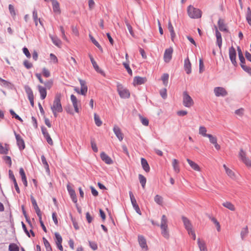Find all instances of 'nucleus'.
<instances>
[{
  "label": "nucleus",
  "mask_w": 251,
  "mask_h": 251,
  "mask_svg": "<svg viewBox=\"0 0 251 251\" xmlns=\"http://www.w3.org/2000/svg\"><path fill=\"white\" fill-rule=\"evenodd\" d=\"M61 95L57 93L55 95L52 104L50 105V108L54 117L56 118L58 113L63 111V108L61 103Z\"/></svg>",
  "instance_id": "1"
},
{
  "label": "nucleus",
  "mask_w": 251,
  "mask_h": 251,
  "mask_svg": "<svg viewBox=\"0 0 251 251\" xmlns=\"http://www.w3.org/2000/svg\"><path fill=\"white\" fill-rule=\"evenodd\" d=\"M160 227L162 236L166 239H169V231L168 226V219L165 215L162 216Z\"/></svg>",
  "instance_id": "2"
},
{
  "label": "nucleus",
  "mask_w": 251,
  "mask_h": 251,
  "mask_svg": "<svg viewBox=\"0 0 251 251\" xmlns=\"http://www.w3.org/2000/svg\"><path fill=\"white\" fill-rule=\"evenodd\" d=\"M239 58L240 61L241 68L247 73L251 75V68L245 65V59L244 57L241 49L239 47H237Z\"/></svg>",
  "instance_id": "3"
},
{
  "label": "nucleus",
  "mask_w": 251,
  "mask_h": 251,
  "mask_svg": "<svg viewBox=\"0 0 251 251\" xmlns=\"http://www.w3.org/2000/svg\"><path fill=\"white\" fill-rule=\"evenodd\" d=\"M187 13L191 18L198 19L201 16V12L199 9L195 8L192 5H189L187 8Z\"/></svg>",
  "instance_id": "4"
},
{
  "label": "nucleus",
  "mask_w": 251,
  "mask_h": 251,
  "mask_svg": "<svg viewBox=\"0 0 251 251\" xmlns=\"http://www.w3.org/2000/svg\"><path fill=\"white\" fill-rule=\"evenodd\" d=\"M183 104L185 107L190 108L192 107L194 102L192 98L189 96L186 91L183 93Z\"/></svg>",
  "instance_id": "5"
},
{
  "label": "nucleus",
  "mask_w": 251,
  "mask_h": 251,
  "mask_svg": "<svg viewBox=\"0 0 251 251\" xmlns=\"http://www.w3.org/2000/svg\"><path fill=\"white\" fill-rule=\"evenodd\" d=\"M117 91L122 98L127 99L129 98L130 93L129 91L127 89L125 88L121 84L117 83Z\"/></svg>",
  "instance_id": "6"
},
{
  "label": "nucleus",
  "mask_w": 251,
  "mask_h": 251,
  "mask_svg": "<svg viewBox=\"0 0 251 251\" xmlns=\"http://www.w3.org/2000/svg\"><path fill=\"white\" fill-rule=\"evenodd\" d=\"M239 157L247 167H251V160L247 156L246 152L243 149H240Z\"/></svg>",
  "instance_id": "7"
},
{
  "label": "nucleus",
  "mask_w": 251,
  "mask_h": 251,
  "mask_svg": "<svg viewBox=\"0 0 251 251\" xmlns=\"http://www.w3.org/2000/svg\"><path fill=\"white\" fill-rule=\"evenodd\" d=\"M71 100L74 107L75 111L77 113H79V108L81 107L80 101H79L77 99L76 97L74 95H71Z\"/></svg>",
  "instance_id": "8"
},
{
  "label": "nucleus",
  "mask_w": 251,
  "mask_h": 251,
  "mask_svg": "<svg viewBox=\"0 0 251 251\" xmlns=\"http://www.w3.org/2000/svg\"><path fill=\"white\" fill-rule=\"evenodd\" d=\"M26 93L27 95L28 100L30 101L31 105L33 107L34 104V95L31 89L27 85L24 87Z\"/></svg>",
  "instance_id": "9"
},
{
  "label": "nucleus",
  "mask_w": 251,
  "mask_h": 251,
  "mask_svg": "<svg viewBox=\"0 0 251 251\" xmlns=\"http://www.w3.org/2000/svg\"><path fill=\"white\" fill-rule=\"evenodd\" d=\"M214 92L216 97H225L227 95L226 90L222 87H215Z\"/></svg>",
  "instance_id": "10"
},
{
  "label": "nucleus",
  "mask_w": 251,
  "mask_h": 251,
  "mask_svg": "<svg viewBox=\"0 0 251 251\" xmlns=\"http://www.w3.org/2000/svg\"><path fill=\"white\" fill-rule=\"evenodd\" d=\"M229 56L232 64L235 66H237V64L236 61V52L235 49L233 47H230L229 49Z\"/></svg>",
  "instance_id": "11"
},
{
  "label": "nucleus",
  "mask_w": 251,
  "mask_h": 251,
  "mask_svg": "<svg viewBox=\"0 0 251 251\" xmlns=\"http://www.w3.org/2000/svg\"><path fill=\"white\" fill-rule=\"evenodd\" d=\"M173 52V49L172 47L165 50L163 56L165 62L168 63L170 61L172 57Z\"/></svg>",
  "instance_id": "12"
},
{
  "label": "nucleus",
  "mask_w": 251,
  "mask_h": 251,
  "mask_svg": "<svg viewBox=\"0 0 251 251\" xmlns=\"http://www.w3.org/2000/svg\"><path fill=\"white\" fill-rule=\"evenodd\" d=\"M113 132H114L115 134L116 135V137L118 138L119 141H122L124 139V134L122 133L120 128L118 126L115 125L113 127Z\"/></svg>",
  "instance_id": "13"
},
{
  "label": "nucleus",
  "mask_w": 251,
  "mask_h": 251,
  "mask_svg": "<svg viewBox=\"0 0 251 251\" xmlns=\"http://www.w3.org/2000/svg\"><path fill=\"white\" fill-rule=\"evenodd\" d=\"M15 135L17 141V145L20 150H22L25 148V144L22 137L15 132Z\"/></svg>",
  "instance_id": "14"
},
{
  "label": "nucleus",
  "mask_w": 251,
  "mask_h": 251,
  "mask_svg": "<svg viewBox=\"0 0 251 251\" xmlns=\"http://www.w3.org/2000/svg\"><path fill=\"white\" fill-rule=\"evenodd\" d=\"M182 220L183 221L184 226L188 232L193 229L191 223L187 218L184 216H182Z\"/></svg>",
  "instance_id": "15"
},
{
  "label": "nucleus",
  "mask_w": 251,
  "mask_h": 251,
  "mask_svg": "<svg viewBox=\"0 0 251 251\" xmlns=\"http://www.w3.org/2000/svg\"><path fill=\"white\" fill-rule=\"evenodd\" d=\"M147 81L146 77L135 76L133 79V84L134 86L144 84Z\"/></svg>",
  "instance_id": "16"
},
{
  "label": "nucleus",
  "mask_w": 251,
  "mask_h": 251,
  "mask_svg": "<svg viewBox=\"0 0 251 251\" xmlns=\"http://www.w3.org/2000/svg\"><path fill=\"white\" fill-rule=\"evenodd\" d=\"M138 242L140 247L145 249L146 251L148 250V246L147 245L146 240L145 238L142 235L138 236Z\"/></svg>",
  "instance_id": "17"
},
{
  "label": "nucleus",
  "mask_w": 251,
  "mask_h": 251,
  "mask_svg": "<svg viewBox=\"0 0 251 251\" xmlns=\"http://www.w3.org/2000/svg\"><path fill=\"white\" fill-rule=\"evenodd\" d=\"M79 80L81 85L80 94L82 95L85 96L86 95L88 90V88L86 85V82L82 79H79Z\"/></svg>",
  "instance_id": "18"
},
{
  "label": "nucleus",
  "mask_w": 251,
  "mask_h": 251,
  "mask_svg": "<svg viewBox=\"0 0 251 251\" xmlns=\"http://www.w3.org/2000/svg\"><path fill=\"white\" fill-rule=\"evenodd\" d=\"M67 190L74 202L76 203L77 200L75 191L69 185H67Z\"/></svg>",
  "instance_id": "19"
},
{
  "label": "nucleus",
  "mask_w": 251,
  "mask_h": 251,
  "mask_svg": "<svg viewBox=\"0 0 251 251\" xmlns=\"http://www.w3.org/2000/svg\"><path fill=\"white\" fill-rule=\"evenodd\" d=\"M186 161L194 171L197 172H200L201 171V169L198 164L189 158H187Z\"/></svg>",
  "instance_id": "20"
},
{
  "label": "nucleus",
  "mask_w": 251,
  "mask_h": 251,
  "mask_svg": "<svg viewBox=\"0 0 251 251\" xmlns=\"http://www.w3.org/2000/svg\"><path fill=\"white\" fill-rule=\"evenodd\" d=\"M42 131L44 135V137L46 138L48 144L51 146L53 145V141H52V139L51 138L49 133L47 131V129L46 128H42Z\"/></svg>",
  "instance_id": "21"
},
{
  "label": "nucleus",
  "mask_w": 251,
  "mask_h": 251,
  "mask_svg": "<svg viewBox=\"0 0 251 251\" xmlns=\"http://www.w3.org/2000/svg\"><path fill=\"white\" fill-rule=\"evenodd\" d=\"M215 32H216V36L217 38V44L219 47L220 49H221L222 45V38L221 34L218 31L217 26H215Z\"/></svg>",
  "instance_id": "22"
},
{
  "label": "nucleus",
  "mask_w": 251,
  "mask_h": 251,
  "mask_svg": "<svg viewBox=\"0 0 251 251\" xmlns=\"http://www.w3.org/2000/svg\"><path fill=\"white\" fill-rule=\"evenodd\" d=\"M197 243L200 251H208L205 241L203 240L198 238Z\"/></svg>",
  "instance_id": "23"
},
{
  "label": "nucleus",
  "mask_w": 251,
  "mask_h": 251,
  "mask_svg": "<svg viewBox=\"0 0 251 251\" xmlns=\"http://www.w3.org/2000/svg\"><path fill=\"white\" fill-rule=\"evenodd\" d=\"M100 157L102 160L107 164H111L113 163L111 158L104 152L100 153Z\"/></svg>",
  "instance_id": "24"
},
{
  "label": "nucleus",
  "mask_w": 251,
  "mask_h": 251,
  "mask_svg": "<svg viewBox=\"0 0 251 251\" xmlns=\"http://www.w3.org/2000/svg\"><path fill=\"white\" fill-rule=\"evenodd\" d=\"M184 70L187 74L191 73V64L188 58L184 60Z\"/></svg>",
  "instance_id": "25"
},
{
  "label": "nucleus",
  "mask_w": 251,
  "mask_h": 251,
  "mask_svg": "<svg viewBox=\"0 0 251 251\" xmlns=\"http://www.w3.org/2000/svg\"><path fill=\"white\" fill-rule=\"evenodd\" d=\"M172 166L174 172L178 174L180 172V168L179 165V161L176 159H173Z\"/></svg>",
  "instance_id": "26"
},
{
  "label": "nucleus",
  "mask_w": 251,
  "mask_h": 251,
  "mask_svg": "<svg viewBox=\"0 0 251 251\" xmlns=\"http://www.w3.org/2000/svg\"><path fill=\"white\" fill-rule=\"evenodd\" d=\"M38 91L40 95V98L43 100H44L47 96V91L45 87L41 86H38Z\"/></svg>",
  "instance_id": "27"
},
{
  "label": "nucleus",
  "mask_w": 251,
  "mask_h": 251,
  "mask_svg": "<svg viewBox=\"0 0 251 251\" xmlns=\"http://www.w3.org/2000/svg\"><path fill=\"white\" fill-rule=\"evenodd\" d=\"M141 161V165L144 170L147 173L149 172L150 171V167L146 159L144 158H142Z\"/></svg>",
  "instance_id": "28"
},
{
  "label": "nucleus",
  "mask_w": 251,
  "mask_h": 251,
  "mask_svg": "<svg viewBox=\"0 0 251 251\" xmlns=\"http://www.w3.org/2000/svg\"><path fill=\"white\" fill-rule=\"evenodd\" d=\"M9 150V145L5 144L4 146H3L0 143V153L2 154H6Z\"/></svg>",
  "instance_id": "29"
},
{
  "label": "nucleus",
  "mask_w": 251,
  "mask_h": 251,
  "mask_svg": "<svg viewBox=\"0 0 251 251\" xmlns=\"http://www.w3.org/2000/svg\"><path fill=\"white\" fill-rule=\"evenodd\" d=\"M50 37L51 38L53 43L58 47H60L62 44L61 40L56 36H53L51 35H50Z\"/></svg>",
  "instance_id": "30"
},
{
  "label": "nucleus",
  "mask_w": 251,
  "mask_h": 251,
  "mask_svg": "<svg viewBox=\"0 0 251 251\" xmlns=\"http://www.w3.org/2000/svg\"><path fill=\"white\" fill-rule=\"evenodd\" d=\"M218 26L219 29L222 31H227L226 25L224 23L223 20L220 19L218 21Z\"/></svg>",
  "instance_id": "31"
},
{
  "label": "nucleus",
  "mask_w": 251,
  "mask_h": 251,
  "mask_svg": "<svg viewBox=\"0 0 251 251\" xmlns=\"http://www.w3.org/2000/svg\"><path fill=\"white\" fill-rule=\"evenodd\" d=\"M223 167L225 170L226 174L228 176L232 178H234L235 177V174L232 170L228 168L225 164L223 165Z\"/></svg>",
  "instance_id": "32"
},
{
  "label": "nucleus",
  "mask_w": 251,
  "mask_h": 251,
  "mask_svg": "<svg viewBox=\"0 0 251 251\" xmlns=\"http://www.w3.org/2000/svg\"><path fill=\"white\" fill-rule=\"evenodd\" d=\"M33 18L35 22V25L36 26H38V21H39V24L42 26H43V24L42 21H41L40 19L38 18L37 12L35 10H34L33 12Z\"/></svg>",
  "instance_id": "33"
},
{
  "label": "nucleus",
  "mask_w": 251,
  "mask_h": 251,
  "mask_svg": "<svg viewBox=\"0 0 251 251\" xmlns=\"http://www.w3.org/2000/svg\"><path fill=\"white\" fill-rule=\"evenodd\" d=\"M53 11L57 13H60V10L59 4L56 0H51Z\"/></svg>",
  "instance_id": "34"
},
{
  "label": "nucleus",
  "mask_w": 251,
  "mask_h": 251,
  "mask_svg": "<svg viewBox=\"0 0 251 251\" xmlns=\"http://www.w3.org/2000/svg\"><path fill=\"white\" fill-rule=\"evenodd\" d=\"M89 57L90 59L91 62L93 66V67L94 68L95 70L98 72L102 73V71L100 69L98 65H97L96 62L95 61L92 55L90 54H89Z\"/></svg>",
  "instance_id": "35"
},
{
  "label": "nucleus",
  "mask_w": 251,
  "mask_h": 251,
  "mask_svg": "<svg viewBox=\"0 0 251 251\" xmlns=\"http://www.w3.org/2000/svg\"><path fill=\"white\" fill-rule=\"evenodd\" d=\"M222 205L228 209L229 210L234 211L235 210V207L231 202L229 201H226L224 203H223Z\"/></svg>",
  "instance_id": "36"
},
{
  "label": "nucleus",
  "mask_w": 251,
  "mask_h": 251,
  "mask_svg": "<svg viewBox=\"0 0 251 251\" xmlns=\"http://www.w3.org/2000/svg\"><path fill=\"white\" fill-rule=\"evenodd\" d=\"M207 129L205 127L203 126H200L199 129V133L203 137H207L209 134H206Z\"/></svg>",
  "instance_id": "37"
},
{
  "label": "nucleus",
  "mask_w": 251,
  "mask_h": 251,
  "mask_svg": "<svg viewBox=\"0 0 251 251\" xmlns=\"http://www.w3.org/2000/svg\"><path fill=\"white\" fill-rule=\"evenodd\" d=\"M154 200L155 202L156 203H157L158 204L160 205H162L163 204V198L162 196H161L159 195H156L154 197Z\"/></svg>",
  "instance_id": "38"
},
{
  "label": "nucleus",
  "mask_w": 251,
  "mask_h": 251,
  "mask_svg": "<svg viewBox=\"0 0 251 251\" xmlns=\"http://www.w3.org/2000/svg\"><path fill=\"white\" fill-rule=\"evenodd\" d=\"M139 179L140 181V182L143 187V188H145L146 183V177L143 176L142 175L139 174Z\"/></svg>",
  "instance_id": "39"
},
{
  "label": "nucleus",
  "mask_w": 251,
  "mask_h": 251,
  "mask_svg": "<svg viewBox=\"0 0 251 251\" xmlns=\"http://www.w3.org/2000/svg\"><path fill=\"white\" fill-rule=\"evenodd\" d=\"M94 121L96 125L98 126H100L102 125V121H101L99 116L96 114L94 113Z\"/></svg>",
  "instance_id": "40"
},
{
  "label": "nucleus",
  "mask_w": 251,
  "mask_h": 251,
  "mask_svg": "<svg viewBox=\"0 0 251 251\" xmlns=\"http://www.w3.org/2000/svg\"><path fill=\"white\" fill-rule=\"evenodd\" d=\"M43 240L47 251H52L51 246L48 241L45 237L43 238Z\"/></svg>",
  "instance_id": "41"
},
{
  "label": "nucleus",
  "mask_w": 251,
  "mask_h": 251,
  "mask_svg": "<svg viewBox=\"0 0 251 251\" xmlns=\"http://www.w3.org/2000/svg\"><path fill=\"white\" fill-rule=\"evenodd\" d=\"M89 37L92 43L100 50H102V49L100 44L95 40V39L91 35H89Z\"/></svg>",
  "instance_id": "42"
},
{
  "label": "nucleus",
  "mask_w": 251,
  "mask_h": 251,
  "mask_svg": "<svg viewBox=\"0 0 251 251\" xmlns=\"http://www.w3.org/2000/svg\"><path fill=\"white\" fill-rule=\"evenodd\" d=\"M9 251H19V247L14 243L10 244L8 248Z\"/></svg>",
  "instance_id": "43"
},
{
  "label": "nucleus",
  "mask_w": 251,
  "mask_h": 251,
  "mask_svg": "<svg viewBox=\"0 0 251 251\" xmlns=\"http://www.w3.org/2000/svg\"><path fill=\"white\" fill-rule=\"evenodd\" d=\"M55 243L56 244H62V238L61 236L59 234V233L57 232L55 233Z\"/></svg>",
  "instance_id": "44"
},
{
  "label": "nucleus",
  "mask_w": 251,
  "mask_h": 251,
  "mask_svg": "<svg viewBox=\"0 0 251 251\" xmlns=\"http://www.w3.org/2000/svg\"><path fill=\"white\" fill-rule=\"evenodd\" d=\"M162 80L165 86H167L168 82L169 75L168 74H164L161 77Z\"/></svg>",
  "instance_id": "45"
},
{
  "label": "nucleus",
  "mask_w": 251,
  "mask_h": 251,
  "mask_svg": "<svg viewBox=\"0 0 251 251\" xmlns=\"http://www.w3.org/2000/svg\"><path fill=\"white\" fill-rule=\"evenodd\" d=\"M41 160L47 171H49V166L44 155L41 156Z\"/></svg>",
  "instance_id": "46"
},
{
  "label": "nucleus",
  "mask_w": 251,
  "mask_h": 251,
  "mask_svg": "<svg viewBox=\"0 0 251 251\" xmlns=\"http://www.w3.org/2000/svg\"><path fill=\"white\" fill-rule=\"evenodd\" d=\"M244 109L243 108H240L235 111V114L240 117H242L244 114Z\"/></svg>",
  "instance_id": "47"
},
{
  "label": "nucleus",
  "mask_w": 251,
  "mask_h": 251,
  "mask_svg": "<svg viewBox=\"0 0 251 251\" xmlns=\"http://www.w3.org/2000/svg\"><path fill=\"white\" fill-rule=\"evenodd\" d=\"M207 137L209 138L210 142L212 144H214L217 142V138L211 134L208 135Z\"/></svg>",
  "instance_id": "48"
},
{
  "label": "nucleus",
  "mask_w": 251,
  "mask_h": 251,
  "mask_svg": "<svg viewBox=\"0 0 251 251\" xmlns=\"http://www.w3.org/2000/svg\"><path fill=\"white\" fill-rule=\"evenodd\" d=\"M129 63H128V62H124L123 63V65L124 66V67L126 69V70L127 72H128V73L130 75H132V72L131 69L129 67Z\"/></svg>",
  "instance_id": "49"
},
{
  "label": "nucleus",
  "mask_w": 251,
  "mask_h": 251,
  "mask_svg": "<svg viewBox=\"0 0 251 251\" xmlns=\"http://www.w3.org/2000/svg\"><path fill=\"white\" fill-rule=\"evenodd\" d=\"M59 28H60V30L61 32V36H62V38L64 40H65L67 42H68V38H67L66 35H65V30L64 29V28L63 27V26H59Z\"/></svg>",
  "instance_id": "50"
},
{
  "label": "nucleus",
  "mask_w": 251,
  "mask_h": 251,
  "mask_svg": "<svg viewBox=\"0 0 251 251\" xmlns=\"http://www.w3.org/2000/svg\"><path fill=\"white\" fill-rule=\"evenodd\" d=\"M246 20L250 25H251V11L250 10V8H248L247 15H246Z\"/></svg>",
  "instance_id": "51"
},
{
  "label": "nucleus",
  "mask_w": 251,
  "mask_h": 251,
  "mask_svg": "<svg viewBox=\"0 0 251 251\" xmlns=\"http://www.w3.org/2000/svg\"><path fill=\"white\" fill-rule=\"evenodd\" d=\"M43 75L46 77H49L50 75V72L46 68H44L42 70Z\"/></svg>",
  "instance_id": "52"
},
{
  "label": "nucleus",
  "mask_w": 251,
  "mask_h": 251,
  "mask_svg": "<svg viewBox=\"0 0 251 251\" xmlns=\"http://www.w3.org/2000/svg\"><path fill=\"white\" fill-rule=\"evenodd\" d=\"M129 196H130L131 202V203H132L133 206L134 205H136L137 204V202H136V200L131 192H129Z\"/></svg>",
  "instance_id": "53"
},
{
  "label": "nucleus",
  "mask_w": 251,
  "mask_h": 251,
  "mask_svg": "<svg viewBox=\"0 0 251 251\" xmlns=\"http://www.w3.org/2000/svg\"><path fill=\"white\" fill-rule=\"evenodd\" d=\"M43 84H44V85L46 87H45L46 89H50L52 87L53 82H52V80H48L45 82H44Z\"/></svg>",
  "instance_id": "54"
},
{
  "label": "nucleus",
  "mask_w": 251,
  "mask_h": 251,
  "mask_svg": "<svg viewBox=\"0 0 251 251\" xmlns=\"http://www.w3.org/2000/svg\"><path fill=\"white\" fill-rule=\"evenodd\" d=\"M8 8L11 16L12 17H15L16 16V12L13 5H12V4H9L8 6Z\"/></svg>",
  "instance_id": "55"
},
{
  "label": "nucleus",
  "mask_w": 251,
  "mask_h": 251,
  "mask_svg": "<svg viewBox=\"0 0 251 251\" xmlns=\"http://www.w3.org/2000/svg\"><path fill=\"white\" fill-rule=\"evenodd\" d=\"M126 25L127 26V28L130 33V34L132 36H134V32H133V31L132 30V27L131 26V25L129 24V23L127 22V21H126Z\"/></svg>",
  "instance_id": "56"
},
{
  "label": "nucleus",
  "mask_w": 251,
  "mask_h": 251,
  "mask_svg": "<svg viewBox=\"0 0 251 251\" xmlns=\"http://www.w3.org/2000/svg\"><path fill=\"white\" fill-rule=\"evenodd\" d=\"M204 71V64L201 58L199 60V71L201 73Z\"/></svg>",
  "instance_id": "57"
},
{
  "label": "nucleus",
  "mask_w": 251,
  "mask_h": 251,
  "mask_svg": "<svg viewBox=\"0 0 251 251\" xmlns=\"http://www.w3.org/2000/svg\"><path fill=\"white\" fill-rule=\"evenodd\" d=\"M13 181L14 184V187L15 188V189L18 193H20V188L18 185L17 182L16 181V178L14 175H13Z\"/></svg>",
  "instance_id": "58"
},
{
  "label": "nucleus",
  "mask_w": 251,
  "mask_h": 251,
  "mask_svg": "<svg viewBox=\"0 0 251 251\" xmlns=\"http://www.w3.org/2000/svg\"><path fill=\"white\" fill-rule=\"evenodd\" d=\"M140 118L141 123H142V124L143 125H144L145 126H148V125H149V120L147 118H144V117H143L142 116H140Z\"/></svg>",
  "instance_id": "59"
},
{
  "label": "nucleus",
  "mask_w": 251,
  "mask_h": 251,
  "mask_svg": "<svg viewBox=\"0 0 251 251\" xmlns=\"http://www.w3.org/2000/svg\"><path fill=\"white\" fill-rule=\"evenodd\" d=\"M50 60L52 61L53 63L55 64L58 63V59L56 56L54 54L50 53Z\"/></svg>",
  "instance_id": "60"
},
{
  "label": "nucleus",
  "mask_w": 251,
  "mask_h": 251,
  "mask_svg": "<svg viewBox=\"0 0 251 251\" xmlns=\"http://www.w3.org/2000/svg\"><path fill=\"white\" fill-rule=\"evenodd\" d=\"M89 244L90 247L94 251H95L97 249L98 246H97V244L95 242L89 241Z\"/></svg>",
  "instance_id": "61"
},
{
  "label": "nucleus",
  "mask_w": 251,
  "mask_h": 251,
  "mask_svg": "<svg viewBox=\"0 0 251 251\" xmlns=\"http://www.w3.org/2000/svg\"><path fill=\"white\" fill-rule=\"evenodd\" d=\"M10 114L14 116L16 119L20 121L21 122H23V120L17 115L15 113V112L12 109L10 110Z\"/></svg>",
  "instance_id": "62"
},
{
  "label": "nucleus",
  "mask_w": 251,
  "mask_h": 251,
  "mask_svg": "<svg viewBox=\"0 0 251 251\" xmlns=\"http://www.w3.org/2000/svg\"><path fill=\"white\" fill-rule=\"evenodd\" d=\"M23 52L24 53V54L25 55V56L27 58H29L30 57V56H31L30 53L26 48L25 47L23 48Z\"/></svg>",
  "instance_id": "63"
},
{
  "label": "nucleus",
  "mask_w": 251,
  "mask_h": 251,
  "mask_svg": "<svg viewBox=\"0 0 251 251\" xmlns=\"http://www.w3.org/2000/svg\"><path fill=\"white\" fill-rule=\"evenodd\" d=\"M160 94L161 97L163 99H165L167 97V90L166 89H163L161 90L160 92Z\"/></svg>",
  "instance_id": "64"
}]
</instances>
